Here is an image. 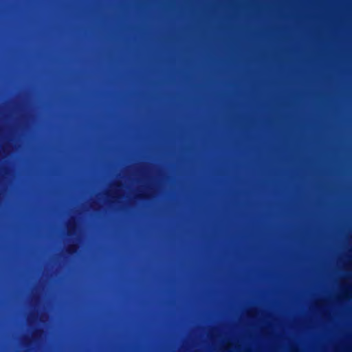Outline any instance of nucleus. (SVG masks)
I'll list each match as a JSON object with an SVG mask.
<instances>
[{"label": "nucleus", "instance_id": "obj_5", "mask_svg": "<svg viewBox=\"0 0 352 352\" xmlns=\"http://www.w3.org/2000/svg\"><path fill=\"white\" fill-rule=\"evenodd\" d=\"M31 342V340L29 338H25V340H24V344L25 345H29Z\"/></svg>", "mask_w": 352, "mask_h": 352}, {"label": "nucleus", "instance_id": "obj_1", "mask_svg": "<svg viewBox=\"0 0 352 352\" xmlns=\"http://www.w3.org/2000/svg\"><path fill=\"white\" fill-rule=\"evenodd\" d=\"M77 230L76 222L73 220L70 221L67 224V234L69 236L74 235Z\"/></svg>", "mask_w": 352, "mask_h": 352}, {"label": "nucleus", "instance_id": "obj_3", "mask_svg": "<svg viewBox=\"0 0 352 352\" xmlns=\"http://www.w3.org/2000/svg\"><path fill=\"white\" fill-rule=\"evenodd\" d=\"M135 198L140 200H146L148 198V196L145 193H139L135 195Z\"/></svg>", "mask_w": 352, "mask_h": 352}, {"label": "nucleus", "instance_id": "obj_2", "mask_svg": "<svg viewBox=\"0 0 352 352\" xmlns=\"http://www.w3.org/2000/svg\"><path fill=\"white\" fill-rule=\"evenodd\" d=\"M78 245L75 243L69 244L66 248V252L69 255H73L77 252Z\"/></svg>", "mask_w": 352, "mask_h": 352}, {"label": "nucleus", "instance_id": "obj_4", "mask_svg": "<svg viewBox=\"0 0 352 352\" xmlns=\"http://www.w3.org/2000/svg\"><path fill=\"white\" fill-rule=\"evenodd\" d=\"M43 333L42 330L41 329H35L33 332V336L36 337L38 335H41Z\"/></svg>", "mask_w": 352, "mask_h": 352}]
</instances>
